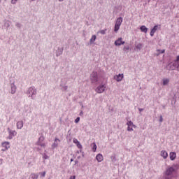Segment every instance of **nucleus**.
I'll return each instance as SVG.
<instances>
[{"instance_id":"obj_52","label":"nucleus","mask_w":179,"mask_h":179,"mask_svg":"<svg viewBox=\"0 0 179 179\" xmlns=\"http://www.w3.org/2000/svg\"><path fill=\"white\" fill-rule=\"evenodd\" d=\"M85 157V152H83V157Z\"/></svg>"},{"instance_id":"obj_16","label":"nucleus","mask_w":179,"mask_h":179,"mask_svg":"<svg viewBox=\"0 0 179 179\" xmlns=\"http://www.w3.org/2000/svg\"><path fill=\"white\" fill-rule=\"evenodd\" d=\"M10 88H11V94H15V93H16V85H15V83H11L10 84Z\"/></svg>"},{"instance_id":"obj_32","label":"nucleus","mask_w":179,"mask_h":179,"mask_svg":"<svg viewBox=\"0 0 179 179\" xmlns=\"http://www.w3.org/2000/svg\"><path fill=\"white\" fill-rule=\"evenodd\" d=\"M76 146H77V148H78V149H82V148H83L82 144H80V142L76 144Z\"/></svg>"},{"instance_id":"obj_30","label":"nucleus","mask_w":179,"mask_h":179,"mask_svg":"<svg viewBox=\"0 0 179 179\" xmlns=\"http://www.w3.org/2000/svg\"><path fill=\"white\" fill-rule=\"evenodd\" d=\"M110 159H111V161L113 162H117V158L115 157V155H112V156L110 157Z\"/></svg>"},{"instance_id":"obj_47","label":"nucleus","mask_w":179,"mask_h":179,"mask_svg":"<svg viewBox=\"0 0 179 179\" xmlns=\"http://www.w3.org/2000/svg\"><path fill=\"white\" fill-rule=\"evenodd\" d=\"M175 61L179 62V55H178V56L176 57V59H175Z\"/></svg>"},{"instance_id":"obj_9","label":"nucleus","mask_w":179,"mask_h":179,"mask_svg":"<svg viewBox=\"0 0 179 179\" xmlns=\"http://www.w3.org/2000/svg\"><path fill=\"white\" fill-rule=\"evenodd\" d=\"M168 68L171 70V71H176V69L178 70V67L177 65L176 64V62L173 61V63H171L169 64H168Z\"/></svg>"},{"instance_id":"obj_57","label":"nucleus","mask_w":179,"mask_h":179,"mask_svg":"<svg viewBox=\"0 0 179 179\" xmlns=\"http://www.w3.org/2000/svg\"><path fill=\"white\" fill-rule=\"evenodd\" d=\"M31 1H35V0H31Z\"/></svg>"},{"instance_id":"obj_15","label":"nucleus","mask_w":179,"mask_h":179,"mask_svg":"<svg viewBox=\"0 0 179 179\" xmlns=\"http://www.w3.org/2000/svg\"><path fill=\"white\" fill-rule=\"evenodd\" d=\"M17 129H22L23 128V125H24V123L23 122V120H20L17 122Z\"/></svg>"},{"instance_id":"obj_34","label":"nucleus","mask_w":179,"mask_h":179,"mask_svg":"<svg viewBox=\"0 0 179 179\" xmlns=\"http://www.w3.org/2000/svg\"><path fill=\"white\" fill-rule=\"evenodd\" d=\"M73 143H76V145H77L78 143H80L79 141H78L77 138H73Z\"/></svg>"},{"instance_id":"obj_58","label":"nucleus","mask_w":179,"mask_h":179,"mask_svg":"<svg viewBox=\"0 0 179 179\" xmlns=\"http://www.w3.org/2000/svg\"><path fill=\"white\" fill-rule=\"evenodd\" d=\"M0 2H1V0H0Z\"/></svg>"},{"instance_id":"obj_35","label":"nucleus","mask_w":179,"mask_h":179,"mask_svg":"<svg viewBox=\"0 0 179 179\" xmlns=\"http://www.w3.org/2000/svg\"><path fill=\"white\" fill-rule=\"evenodd\" d=\"M79 121H80V117H76V119L75 120L76 124H78V122H79Z\"/></svg>"},{"instance_id":"obj_39","label":"nucleus","mask_w":179,"mask_h":179,"mask_svg":"<svg viewBox=\"0 0 179 179\" xmlns=\"http://www.w3.org/2000/svg\"><path fill=\"white\" fill-rule=\"evenodd\" d=\"M16 2H17V0H11V3H13V5H15Z\"/></svg>"},{"instance_id":"obj_36","label":"nucleus","mask_w":179,"mask_h":179,"mask_svg":"<svg viewBox=\"0 0 179 179\" xmlns=\"http://www.w3.org/2000/svg\"><path fill=\"white\" fill-rule=\"evenodd\" d=\"M175 64H176V66L178 67V71H179V62L174 60Z\"/></svg>"},{"instance_id":"obj_7","label":"nucleus","mask_w":179,"mask_h":179,"mask_svg":"<svg viewBox=\"0 0 179 179\" xmlns=\"http://www.w3.org/2000/svg\"><path fill=\"white\" fill-rule=\"evenodd\" d=\"M44 136H41L36 143V145H37V146H41V148H45V144L43 143L44 142Z\"/></svg>"},{"instance_id":"obj_43","label":"nucleus","mask_w":179,"mask_h":179,"mask_svg":"<svg viewBox=\"0 0 179 179\" xmlns=\"http://www.w3.org/2000/svg\"><path fill=\"white\" fill-rule=\"evenodd\" d=\"M3 163V159L0 158V166H2Z\"/></svg>"},{"instance_id":"obj_1","label":"nucleus","mask_w":179,"mask_h":179,"mask_svg":"<svg viewBox=\"0 0 179 179\" xmlns=\"http://www.w3.org/2000/svg\"><path fill=\"white\" fill-rule=\"evenodd\" d=\"M27 94H29V97H31L32 100H34V97H36V94H37L36 87H30L27 90Z\"/></svg>"},{"instance_id":"obj_37","label":"nucleus","mask_w":179,"mask_h":179,"mask_svg":"<svg viewBox=\"0 0 179 179\" xmlns=\"http://www.w3.org/2000/svg\"><path fill=\"white\" fill-rule=\"evenodd\" d=\"M41 177H45V171L40 173Z\"/></svg>"},{"instance_id":"obj_45","label":"nucleus","mask_w":179,"mask_h":179,"mask_svg":"<svg viewBox=\"0 0 179 179\" xmlns=\"http://www.w3.org/2000/svg\"><path fill=\"white\" fill-rule=\"evenodd\" d=\"M143 108H138V111L140 112V113H142V111H143Z\"/></svg>"},{"instance_id":"obj_21","label":"nucleus","mask_w":179,"mask_h":179,"mask_svg":"<svg viewBox=\"0 0 179 179\" xmlns=\"http://www.w3.org/2000/svg\"><path fill=\"white\" fill-rule=\"evenodd\" d=\"M122 40V38H119L118 39H117L115 41V45H116V47H120V45H118V44H121Z\"/></svg>"},{"instance_id":"obj_40","label":"nucleus","mask_w":179,"mask_h":179,"mask_svg":"<svg viewBox=\"0 0 179 179\" xmlns=\"http://www.w3.org/2000/svg\"><path fill=\"white\" fill-rule=\"evenodd\" d=\"M62 90H68V86L65 85L63 87Z\"/></svg>"},{"instance_id":"obj_4","label":"nucleus","mask_w":179,"mask_h":179,"mask_svg":"<svg viewBox=\"0 0 179 179\" xmlns=\"http://www.w3.org/2000/svg\"><path fill=\"white\" fill-rule=\"evenodd\" d=\"M106 87L107 85L106 84H101L96 88L95 92L99 94L104 93Z\"/></svg>"},{"instance_id":"obj_17","label":"nucleus","mask_w":179,"mask_h":179,"mask_svg":"<svg viewBox=\"0 0 179 179\" xmlns=\"http://www.w3.org/2000/svg\"><path fill=\"white\" fill-rule=\"evenodd\" d=\"M170 160H176V158L177 157V154L175 152H171L169 154Z\"/></svg>"},{"instance_id":"obj_3","label":"nucleus","mask_w":179,"mask_h":179,"mask_svg":"<svg viewBox=\"0 0 179 179\" xmlns=\"http://www.w3.org/2000/svg\"><path fill=\"white\" fill-rule=\"evenodd\" d=\"M92 83H96L99 82V74L96 71H93L90 77Z\"/></svg>"},{"instance_id":"obj_31","label":"nucleus","mask_w":179,"mask_h":179,"mask_svg":"<svg viewBox=\"0 0 179 179\" xmlns=\"http://www.w3.org/2000/svg\"><path fill=\"white\" fill-rule=\"evenodd\" d=\"M107 31V29H102L99 31L100 34H101L102 35L106 34V32Z\"/></svg>"},{"instance_id":"obj_11","label":"nucleus","mask_w":179,"mask_h":179,"mask_svg":"<svg viewBox=\"0 0 179 179\" xmlns=\"http://www.w3.org/2000/svg\"><path fill=\"white\" fill-rule=\"evenodd\" d=\"M58 142H61V140H59L58 138H55V142L52 145V150L58 148Z\"/></svg>"},{"instance_id":"obj_5","label":"nucleus","mask_w":179,"mask_h":179,"mask_svg":"<svg viewBox=\"0 0 179 179\" xmlns=\"http://www.w3.org/2000/svg\"><path fill=\"white\" fill-rule=\"evenodd\" d=\"M7 131L8 132V139H13L14 136H16V135H17V132H16L15 130H12L9 127L7 129Z\"/></svg>"},{"instance_id":"obj_44","label":"nucleus","mask_w":179,"mask_h":179,"mask_svg":"<svg viewBox=\"0 0 179 179\" xmlns=\"http://www.w3.org/2000/svg\"><path fill=\"white\" fill-rule=\"evenodd\" d=\"M5 25L6 26V27H9V26H10V24H9V22H6Z\"/></svg>"},{"instance_id":"obj_54","label":"nucleus","mask_w":179,"mask_h":179,"mask_svg":"<svg viewBox=\"0 0 179 179\" xmlns=\"http://www.w3.org/2000/svg\"><path fill=\"white\" fill-rule=\"evenodd\" d=\"M78 159H80V156L78 157Z\"/></svg>"},{"instance_id":"obj_28","label":"nucleus","mask_w":179,"mask_h":179,"mask_svg":"<svg viewBox=\"0 0 179 179\" xmlns=\"http://www.w3.org/2000/svg\"><path fill=\"white\" fill-rule=\"evenodd\" d=\"M169 79H165V80H163V85L164 86H166V85H169Z\"/></svg>"},{"instance_id":"obj_50","label":"nucleus","mask_w":179,"mask_h":179,"mask_svg":"<svg viewBox=\"0 0 179 179\" xmlns=\"http://www.w3.org/2000/svg\"><path fill=\"white\" fill-rule=\"evenodd\" d=\"M131 127H132V128H136V125H135V124H133V125H132Z\"/></svg>"},{"instance_id":"obj_8","label":"nucleus","mask_w":179,"mask_h":179,"mask_svg":"<svg viewBox=\"0 0 179 179\" xmlns=\"http://www.w3.org/2000/svg\"><path fill=\"white\" fill-rule=\"evenodd\" d=\"M1 146L2 148H3V149H1V152H6V150H8L9 148H10V143H9L8 141L3 142L1 143Z\"/></svg>"},{"instance_id":"obj_6","label":"nucleus","mask_w":179,"mask_h":179,"mask_svg":"<svg viewBox=\"0 0 179 179\" xmlns=\"http://www.w3.org/2000/svg\"><path fill=\"white\" fill-rule=\"evenodd\" d=\"M174 171H176V169H174V167H173V166L169 167L165 171V172H164L165 176H164V177H170V176H171V174H173V173H174Z\"/></svg>"},{"instance_id":"obj_29","label":"nucleus","mask_w":179,"mask_h":179,"mask_svg":"<svg viewBox=\"0 0 179 179\" xmlns=\"http://www.w3.org/2000/svg\"><path fill=\"white\" fill-rule=\"evenodd\" d=\"M92 150L93 152H96V150H97V145H96L95 143H93Z\"/></svg>"},{"instance_id":"obj_46","label":"nucleus","mask_w":179,"mask_h":179,"mask_svg":"<svg viewBox=\"0 0 179 179\" xmlns=\"http://www.w3.org/2000/svg\"><path fill=\"white\" fill-rule=\"evenodd\" d=\"M82 115H83V110H81L80 113V116L82 117Z\"/></svg>"},{"instance_id":"obj_51","label":"nucleus","mask_w":179,"mask_h":179,"mask_svg":"<svg viewBox=\"0 0 179 179\" xmlns=\"http://www.w3.org/2000/svg\"><path fill=\"white\" fill-rule=\"evenodd\" d=\"M70 162H71V163H72V162H73V159L71 158V159H70Z\"/></svg>"},{"instance_id":"obj_38","label":"nucleus","mask_w":179,"mask_h":179,"mask_svg":"<svg viewBox=\"0 0 179 179\" xmlns=\"http://www.w3.org/2000/svg\"><path fill=\"white\" fill-rule=\"evenodd\" d=\"M123 44H125V41H121L120 43H117L119 45H123Z\"/></svg>"},{"instance_id":"obj_2","label":"nucleus","mask_w":179,"mask_h":179,"mask_svg":"<svg viewBox=\"0 0 179 179\" xmlns=\"http://www.w3.org/2000/svg\"><path fill=\"white\" fill-rule=\"evenodd\" d=\"M122 17H120L116 20L115 27H114V31L117 33L120 30V27H121V24H122Z\"/></svg>"},{"instance_id":"obj_55","label":"nucleus","mask_w":179,"mask_h":179,"mask_svg":"<svg viewBox=\"0 0 179 179\" xmlns=\"http://www.w3.org/2000/svg\"><path fill=\"white\" fill-rule=\"evenodd\" d=\"M80 152H81V153H82V150H80Z\"/></svg>"},{"instance_id":"obj_42","label":"nucleus","mask_w":179,"mask_h":179,"mask_svg":"<svg viewBox=\"0 0 179 179\" xmlns=\"http://www.w3.org/2000/svg\"><path fill=\"white\" fill-rule=\"evenodd\" d=\"M159 122H163V116H160L159 117Z\"/></svg>"},{"instance_id":"obj_24","label":"nucleus","mask_w":179,"mask_h":179,"mask_svg":"<svg viewBox=\"0 0 179 179\" xmlns=\"http://www.w3.org/2000/svg\"><path fill=\"white\" fill-rule=\"evenodd\" d=\"M157 56H159V54H164V52H166V50H160V49H158L157 50Z\"/></svg>"},{"instance_id":"obj_13","label":"nucleus","mask_w":179,"mask_h":179,"mask_svg":"<svg viewBox=\"0 0 179 179\" xmlns=\"http://www.w3.org/2000/svg\"><path fill=\"white\" fill-rule=\"evenodd\" d=\"M62 52H64V48H58L56 50V57H59L62 55Z\"/></svg>"},{"instance_id":"obj_41","label":"nucleus","mask_w":179,"mask_h":179,"mask_svg":"<svg viewBox=\"0 0 179 179\" xmlns=\"http://www.w3.org/2000/svg\"><path fill=\"white\" fill-rule=\"evenodd\" d=\"M164 179H171V177L170 176H163Z\"/></svg>"},{"instance_id":"obj_14","label":"nucleus","mask_w":179,"mask_h":179,"mask_svg":"<svg viewBox=\"0 0 179 179\" xmlns=\"http://www.w3.org/2000/svg\"><path fill=\"white\" fill-rule=\"evenodd\" d=\"M127 125L128 126L127 131H129V132L134 131L133 128H129V127H132L134 125V122H132V121L131 120L128 121L127 123Z\"/></svg>"},{"instance_id":"obj_23","label":"nucleus","mask_w":179,"mask_h":179,"mask_svg":"<svg viewBox=\"0 0 179 179\" xmlns=\"http://www.w3.org/2000/svg\"><path fill=\"white\" fill-rule=\"evenodd\" d=\"M38 175L36 173H32L29 176V179H38Z\"/></svg>"},{"instance_id":"obj_20","label":"nucleus","mask_w":179,"mask_h":179,"mask_svg":"<svg viewBox=\"0 0 179 179\" xmlns=\"http://www.w3.org/2000/svg\"><path fill=\"white\" fill-rule=\"evenodd\" d=\"M140 30L142 31V33H148V27H146L145 25H142L140 27Z\"/></svg>"},{"instance_id":"obj_19","label":"nucleus","mask_w":179,"mask_h":179,"mask_svg":"<svg viewBox=\"0 0 179 179\" xmlns=\"http://www.w3.org/2000/svg\"><path fill=\"white\" fill-rule=\"evenodd\" d=\"M161 156L163 157V159H166L169 157V154L166 150L161 151Z\"/></svg>"},{"instance_id":"obj_25","label":"nucleus","mask_w":179,"mask_h":179,"mask_svg":"<svg viewBox=\"0 0 179 179\" xmlns=\"http://www.w3.org/2000/svg\"><path fill=\"white\" fill-rule=\"evenodd\" d=\"M136 48L138 50V51H141L142 50V43H138L136 45Z\"/></svg>"},{"instance_id":"obj_53","label":"nucleus","mask_w":179,"mask_h":179,"mask_svg":"<svg viewBox=\"0 0 179 179\" xmlns=\"http://www.w3.org/2000/svg\"><path fill=\"white\" fill-rule=\"evenodd\" d=\"M59 2H62V1H64V0H59Z\"/></svg>"},{"instance_id":"obj_18","label":"nucleus","mask_w":179,"mask_h":179,"mask_svg":"<svg viewBox=\"0 0 179 179\" xmlns=\"http://www.w3.org/2000/svg\"><path fill=\"white\" fill-rule=\"evenodd\" d=\"M96 159L97 160L98 163H101L103 160V155L101 154H98L96 156Z\"/></svg>"},{"instance_id":"obj_49","label":"nucleus","mask_w":179,"mask_h":179,"mask_svg":"<svg viewBox=\"0 0 179 179\" xmlns=\"http://www.w3.org/2000/svg\"><path fill=\"white\" fill-rule=\"evenodd\" d=\"M78 163H79V161L78 160H76L75 161V164H78Z\"/></svg>"},{"instance_id":"obj_56","label":"nucleus","mask_w":179,"mask_h":179,"mask_svg":"<svg viewBox=\"0 0 179 179\" xmlns=\"http://www.w3.org/2000/svg\"><path fill=\"white\" fill-rule=\"evenodd\" d=\"M129 128H132V127H129Z\"/></svg>"},{"instance_id":"obj_26","label":"nucleus","mask_w":179,"mask_h":179,"mask_svg":"<svg viewBox=\"0 0 179 179\" xmlns=\"http://www.w3.org/2000/svg\"><path fill=\"white\" fill-rule=\"evenodd\" d=\"M123 51H124V52H127V51H129V45L124 46Z\"/></svg>"},{"instance_id":"obj_48","label":"nucleus","mask_w":179,"mask_h":179,"mask_svg":"<svg viewBox=\"0 0 179 179\" xmlns=\"http://www.w3.org/2000/svg\"><path fill=\"white\" fill-rule=\"evenodd\" d=\"M75 178H76V176H71V177L69 178V179H75Z\"/></svg>"},{"instance_id":"obj_27","label":"nucleus","mask_w":179,"mask_h":179,"mask_svg":"<svg viewBox=\"0 0 179 179\" xmlns=\"http://www.w3.org/2000/svg\"><path fill=\"white\" fill-rule=\"evenodd\" d=\"M47 159H50V157L48 155H47V154L43 153V160H47Z\"/></svg>"},{"instance_id":"obj_22","label":"nucleus","mask_w":179,"mask_h":179,"mask_svg":"<svg viewBox=\"0 0 179 179\" xmlns=\"http://www.w3.org/2000/svg\"><path fill=\"white\" fill-rule=\"evenodd\" d=\"M96 38H97L96 35H92V38H90V44H93L94 43V41H96Z\"/></svg>"},{"instance_id":"obj_12","label":"nucleus","mask_w":179,"mask_h":179,"mask_svg":"<svg viewBox=\"0 0 179 179\" xmlns=\"http://www.w3.org/2000/svg\"><path fill=\"white\" fill-rule=\"evenodd\" d=\"M158 28H159V25H155L153 27V28L151 29L150 33L151 37H153V36H155V34L157 31Z\"/></svg>"},{"instance_id":"obj_33","label":"nucleus","mask_w":179,"mask_h":179,"mask_svg":"<svg viewBox=\"0 0 179 179\" xmlns=\"http://www.w3.org/2000/svg\"><path fill=\"white\" fill-rule=\"evenodd\" d=\"M16 27H17L18 29H20V27H22V24L17 22L15 24Z\"/></svg>"},{"instance_id":"obj_10","label":"nucleus","mask_w":179,"mask_h":179,"mask_svg":"<svg viewBox=\"0 0 179 179\" xmlns=\"http://www.w3.org/2000/svg\"><path fill=\"white\" fill-rule=\"evenodd\" d=\"M114 79H115V80H116L117 82H121V80H122V79H124V74L119 73L118 75H116L114 76Z\"/></svg>"}]
</instances>
